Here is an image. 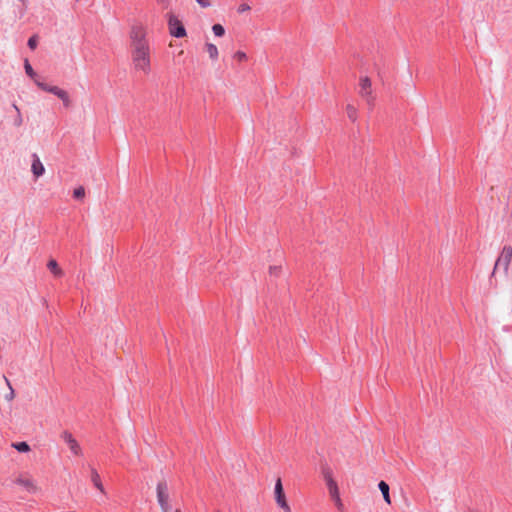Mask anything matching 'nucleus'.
<instances>
[{
	"label": "nucleus",
	"instance_id": "obj_14",
	"mask_svg": "<svg viewBox=\"0 0 512 512\" xmlns=\"http://www.w3.org/2000/svg\"><path fill=\"white\" fill-rule=\"evenodd\" d=\"M379 490L381 491L383 495L384 501L390 505L391 504V498L389 494V485L385 481H380L378 484Z\"/></svg>",
	"mask_w": 512,
	"mask_h": 512
},
{
	"label": "nucleus",
	"instance_id": "obj_21",
	"mask_svg": "<svg viewBox=\"0 0 512 512\" xmlns=\"http://www.w3.org/2000/svg\"><path fill=\"white\" fill-rule=\"evenodd\" d=\"M24 68L28 76H30L31 78L35 77L36 73L27 59L24 61Z\"/></svg>",
	"mask_w": 512,
	"mask_h": 512
},
{
	"label": "nucleus",
	"instance_id": "obj_22",
	"mask_svg": "<svg viewBox=\"0 0 512 512\" xmlns=\"http://www.w3.org/2000/svg\"><path fill=\"white\" fill-rule=\"evenodd\" d=\"M4 379H5V382H6L7 386L9 387V390H10L9 393L6 395V399L8 401H11L15 397V392H14L12 386H11L10 381L6 377H4Z\"/></svg>",
	"mask_w": 512,
	"mask_h": 512
},
{
	"label": "nucleus",
	"instance_id": "obj_18",
	"mask_svg": "<svg viewBox=\"0 0 512 512\" xmlns=\"http://www.w3.org/2000/svg\"><path fill=\"white\" fill-rule=\"evenodd\" d=\"M12 446L19 452H28L30 450V447L26 442L14 443Z\"/></svg>",
	"mask_w": 512,
	"mask_h": 512
},
{
	"label": "nucleus",
	"instance_id": "obj_17",
	"mask_svg": "<svg viewBox=\"0 0 512 512\" xmlns=\"http://www.w3.org/2000/svg\"><path fill=\"white\" fill-rule=\"evenodd\" d=\"M346 114H347V117L351 121L355 122L358 117V109L352 104H347L346 105Z\"/></svg>",
	"mask_w": 512,
	"mask_h": 512
},
{
	"label": "nucleus",
	"instance_id": "obj_4",
	"mask_svg": "<svg viewBox=\"0 0 512 512\" xmlns=\"http://www.w3.org/2000/svg\"><path fill=\"white\" fill-rule=\"evenodd\" d=\"M146 26L141 22H134L131 26L129 37L131 40V47L149 45L147 39Z\"/></svg>",
	"mask_w": 512,
	"mask_h": 512
},
{
	"label": "nucleus",
	"instance_id": "obj_30",
	"mask_svg": "<svg viewBox=\"0 0 512 512\" xmlns=\"http://www.w3.org/2000/svg\"><path fill=\"white\" fill-rule=\"evenodd\" d=\"M173 512H181V510L180 509H176Z\"/></svg>",
	"mask_w": 512,
	"mask_h": 512
},
{
	"label": "nucleus",
	"instance_id": "obj_13",
	"mask_svg": "<svg viewBox=\"0 0 512 512\" xmlns=\"http://www.w3.org/2000/svg\"><path fill=\"white\" fill-rule=\"evenodd\" d=\"M90 476H91V481H92L93 485L95 486V488L97 490H99V492L101 494H106L104 486H103L101 478H100V475L95 468L90 469Z\"/></svg>",
	"mask_w": 512,
	"mask_h": 512
},
{
	"label": "nucleus",
	"instance_id": "obj_26",
	"mask_svg": "<svg viewBox=\"0 0 512 512\" xmlns=\"http://www.w3.org/2000/svg\"><path fill=\"white\" fill-rule=\"evenodd\" d=\"M196 2L203 8H207L211 5L210 0H196Z\"/></svg>",
	"mask_w": 512,
	"mask_h": 512
},
{
	"label": "nucleus",
	"instance_id": "obj_25",
	"mask_svg": "<svg viewBox=\"0 0 512 512\" xmlns=\"http://www.w3.org/2000/svg\"><path fill=\"white\" fill-rule=\"evenodd\" d=\"M250 10V6L246 3H243L241 4L239 7H238V12L239 13H244L246 11H249Z\"/></svg>",
	"mask_w": 512,
	"mask_h": 512
},
{
	"label": "nucleus",
	"instance_id": "obj_16",
	"mask_svg": "<svg viewBox=\"0 0 512 512\" xmlns=\"http://www.w3.org/2000/svg\"><path fill=\"white\" fill-rule=\"evenodd\" d=\"M47 267L48 269L55 275V276H62L63 275V271L62 269L59 267L58 263L56 262V260L54 259H51L48 261V264H47Z\"/></svg>",
	"mask_w": 512,
	"mask_h": 512
},
{
	"label": "nucleus",
	"instance_id": "obj_28",
	"mask_svg": "<svg viewBox=\"0 0 512 512\" xmlns=\"http://www.w3.org/2000/svg\"><path fill=\"white\" fill-rule=\"evenodd\" d=\"M21 124H22V118H21V116L19 115V116L17 117L16 121H15V125H16V126H20Z\"/></svg>",
	"mask_w": 512,
	"mask_h": 512
},
{
	"label": "nucleus",
	"instance_id": "obj_15",
	"mask_svg": "<svg viewBox=\"0 0 512 512\" xmlns=\"http://www.w3.org/2000/svg\"><path fill=\"white\" fill-rule=\"evenodd\" d=\"M205 51L208 53L209 58L212 61H216L218 59V55H219L218 48L213 43H206Z\"/></svg>",
	"mask_w": 512,
	"mask_h": 512
},
{
	"label": "nucleus",
	"instance_id": "obj_2",
	"mask_svg": "<svg viewBox=\"0 0 512 512\" xmlns=\"http://www.w3.org/2000/svg\"><path fill=\"white\" fill-rule=\"evenodd\" d=\"M13 482L29 494H39L42 492V488L37 480L28 472L16 474Z\"/></svg>",
	"mask_w": 512,
	"mask_h": 512
},
{
	"label": "nucleus",
	"instance_id": "obj_1",
	"mask_svg": "<svg viewBox=\"0 0 512 512\" xmlns=\"http://www.w3.org/2000/svg\"><path fill=\"white\" fill-rule=\"evenodd\" d=\"M131 55L134 68L144 74H149L151 70L150 46H134Z\"/></svg>",
	"mask_w": 512,
	"mask_h": 512
},
{
	"label": "nucleus",
	"instance_id": "obj_20",
	"mask_svg": "<svg viewBox=\"0 0 512 512\" xmlns=\"http://www.w3.org/2000/svg\"><path fill=\"white\" fill-rule=\"evenodd\" d=\"M73 196H74V198L79 199V200L83 199L85 197L84 187L79 186V187L75 188L73 191Z\"/></svg>",
	"mask_w": 512,
	"mask_h": 512
},
{
	"label": "nucleus",
	"instance_id": "obj_24",
	"mask_svg": "<svg viewBox=\"0 0 512 512\" xmlns=\"http://www.w3.org/2000/svg\"><path fill=\"white\" fill-rule=\"evenodd\" d=\"M38 45V37L36 35H33L28 40V46L30 49L34 50Z\"/></svg>",
	"mask_w": 512,
	"mask_h": 512
},
{
	"label": "nucleus",
	"instance_id": "obj_19",
	"mask_svg": "<svg viewBox=\"0 0 512 512\" xmlns=\"http://www.w3.org/2000/svg\"><path fill=\"white\" fill-rule=\"evenodd\" d=\"M212 31L217 37H222L225 34V29L221 24H214L212 26Z\"/></svg>",
	"mask_w": 512,
	"mask_h": 512
},
{
	"label": "nucleus",
	"instance_id": "obj_7",
	"mask_svg": "<svg viewBox=\"0 0 512 512\" xmlns=\"http://www.w3.org/2000/svg\"><path fill=\"white\" fill-rule=\"evenodd\" d=\"M512 260V247L507 245L504 246L499 257L496 260L493 273H495L497 270L502 269L505 274H507L509 265Z\"/></svg>",
	"mask_w": 512,
	"mask_h": 512
},
{
	"label": "nucleus",
	"instance_id": "obj_8",
	"mask_svg": "<svg viewBox=\"0 0 512 512\" xmlns=\"http://www.w3.org/2000/svg\"><path fill=\"white\" fill-rule=\"evenodd\" d=\"M325 480L327 489L331 499L334 501L336 507L340 512H343L344 506L340 498L339 489L337 483L332 479L330 473H325Z\"/></svg>",
	"mask_w": 512,
	"mask_h": 512
},
{
	"label": "nucleus",
	"instance_id": "obj_27",
	"mask_svg": "<svg viewBox=\"0 0 512 512\" xmlns=\"http://www.w3.org/2000/svg\"><path fill=\"white\" fill-rule=\"evenodd\" d=\"M280 271V267H270V273L271 274H278Z\"/></svg>",
	"mask_w": 512,
	"mask_h": 512
},
{
	"label": "nucleus",
	"instance_id": "obj_9",
	"mask_svg": "<svg viewBox=\"0 0 512 512\" xmlns=\"http://www.w3.org/2000/svg\"><path fill=\"white\" fill-rule=\"evenodd\" d=\"M35 82H36V85L39 88H41L42 90L52 93V94L56 95L59 99H61L63 101V104L65 107H69L71 105L70 97L65 90H63L57 86L47 85L40 81H35Z\"/></svg>",
	"mask_w": 512,
	"mask_h": 512
},
{
	"label": "nucleus",
	"instance_id": "obj_3",
	"mask_svg": "<svg viewBox=\"0 0 512 512\" xmlns=\"http://www.w3.org/2000/svg\"><path fill=\"white\" fill-rule=\"evenodd\" d=\"M358 94L372 108L376 100V95L373 89L372 80L366 75L359 78Z\"/></svg>",
	"mask_w": 512,
	"mask_h": 512
},
{
	"label": "nucleus",
	"instance_id": "obj_23",
	"mask_svg": "<svg viewBox=\"0 0 512 512\" xmlns=\"http://www.w3.org/2000/svg\"><path fill=\"white\" fill-rule=\"evenodd\" d=\"M234 59L237 60L238 62H244L247 60V55L245 52L243 51H237L234 53L233 55Z\"/></svg>",
	"mask_w": 512,
	"mask_h": 512
},
{
	"label": "nucleus",
	"instance_id": "obj_6",
	"mask_svg": "<svg viewBox=\"0 0 512 512\" xmlns=\"http://www.w3.org/2000/svg\"><path fill=\"white\" fill-rule=\"evenodd\" d=\"M166 17L168 21L169 33L177 38L185 37V27L183 26L182 22L178 19V17L172 12L167 13Z\"/></svg>",
	"mask_w": 512,
	"mask_h": 512
},
{
	"label": "nucleus",
	"instance_id": "obj_10",
	"mask_svg": "<svg viewBox=\"0 0 512 512\" xmlns=\"http://www.w3.org/2000/svg\"><path fill=\"white\" fill-rule=\"evenodd\" d=\"M274 497H275V501H276L277 505L281 509H283L285 512H291V508L286 500L282 481L280 478H278L275 483Z\"/></svg>",
	"mask_w": 512,
	"mask_h": 512
},
{
	"label": "nucleus",
	"instance_id": "obj_5",
	"mask_svg": "<svg viewBox=\"0 0 512 512\" xmlns=\"http://www.w3.org/2000/svg\"><path fill=\"white\" fill-rule=\"evenodd\" d=\"M156 493L161 512H170L172 506L170 503V495L168 492L167 483L164 481L159 482L156 487Z\"/></svg>",
	"mask_w": 512,
	"mask_h": 512
},
{
	"label": "nucleus",
	"instance_id": "obj_11",
	"mask_svg": "<svg viewBox=\"0 0 512 512\" xmlns=\"http://www.w3.org/2000/svg\"><path fill=\"white\" fill-rule=\"evenodd\" d=\"M61 438L68 445L70 451L75 456H81L82 455V449H81L78 441L74 438V436L70 432L64 431L61 434Z\"/></svg>",
	"mask_w": 512,
	"mask_h": 512
},
{
	"label": "nucleus",
	"instance_id": "obj_29",
	"mask_svg": "<svg viewBox=\"0 0 512 512\" xmlns=\"http://www.w3.org/2000/svg\"><path fill=\"white\" fill-rule=\"evenodd\" d=\"M167 0H157L158 3L162 4L165 3Z\"/></svg>",
	"mask_w": 512,
	"mask_h": 512
},
{
	"label": "nucleus",
	"instance_id": "obj_12",
	"mask_svg": "<svg viewBox=\"0 0 512 512\" xmlns=\"http://www.w3.org/2000/svg\"><path fill=\"white\" fill-rule=\"evenodd\" d=\"M32 157H33V161H32V165H31V171L35 177H40L44 174L45 168H44L42 162L40 161L39 157L37 156V154H33Z\"/></svg>",
	"mask_w": 512,
	"mask_h": 512
}]
</instances>
